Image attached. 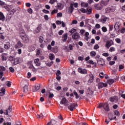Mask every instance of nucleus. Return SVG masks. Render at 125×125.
Instances as JSON below:
<instances>
[{
	"label": "nucleus",
	"instance_id": "obj_32",
	"mask_svg": "<svg viewBox=\"0 0 125 125\" xmlns=\"http://www.w3.org/2000/svg\"><path fill=\"white\" fill-rule=\"evenodd\" d=\"M49 59L50 60H54L55 58V56H54V54H51L49 56Z\"/></svg>",
	"mask_w": 125,
	"mask_h": 125
},
{
	"label": "nucleus",
	"instance_id": "obj_52",
	"mask_svg": "<svg viewBox=\"0 0 125 125\" xmlns=\"http://www.w3.org/2000/svg\"><path fill=\"white\" fill-rule=\"evenodd\" d=\"M30 70L34 72V73H36L38 71L35 66L30 69Z\"/></svg>",
	"mask_w": 125,
	"mask_h": 125
},
{
	"label": "nucleus",
	"instance_id": "obj_40",
	"mask_svg": "<svg viewBox=\"0 0 125 125\" xmlns=\"http://www.w3.org/2000/svg\"><path fill=\"white\" fill-rule=\"evenodd\" d=\"M101 4L102 5V6H106V5H107V3L105 2L104 0H102L101 3Z\"/></svg>",
	"mask_w": 125,
	"mask_h": 125
},
{
	"label": "nucleus",
	"instance_id": "obj_8",
	"mask_svg": "<svg viewBox=\"0 0 125 125\" xmlns=\"http://www.w3.org/2000/svg\"><path fill=\"white\" fill-rule=\"evenodd\" d=\"M109 100L111 102H115V103H117L118 101H119V97L118 96H113L112 97H111L109 99Z\"/></svg>",
	"mask_w": 125,
	"mask_h": 125
},
{
	"label": "nucleus",
	"instance_id": "obj_26",
	"mask_svg": "<svg viewBox=\"0 0 125 125\" xmlns=\"http://www.w3.org/2000/svg\"><path fill=\"white\" fill-rule=\"evenodd\" d=\"M34 63L36 66H41V62H40V59H36L34 60Z\"/></svg>",
	"mask_w": 125,
	"mask_h": 125
},
{
	"label": "nucleus",
	"instance_id": "obj_63",
	"mask_svg": "<svg viewBox=\"0 0 125 125\" xmlns=\"http://www.w3.org/2000/svg\"><path fill=\"white\" fill-rule=\"evenodd\" d=\"M56 76H60V75H61V71H60L59 70H57V73H56Z\"/></svg>",
	"mask_w": 125,
	"mask_h": 125
},
{
	"label": "nucleus",
	"instance_id": "obj_25",
	"mask_svg": "<svg viewBox=\"0 0 125 125\" xmlns=\"http://www.w3.org/2000/svg\"><path fill=\"white\" fill-rule=\"evenodd\" d=\"M5 94V90L4 88H2L0 90V96H3Z\"/></svg>",
	"mask_w": 125,
	"mask_h": 125
},
{
	"label": "nucleus",
	"instance_id": "obj_38",
	"mask_svg": "<svg viewBox=\"0 0 125 125\" xmlns=\"http://www.w3.org/2000/svg\"><path fill=\"white\" fill-rule=\"evenodd\" d=\"M125 68V66L123 64H120L119 65V71L121 72L123 69Z\"/></svg>",
	"mask_w": 125,
	"mask_h": 125
},
{
	"label": "nucleus",
	"instance_id": "obj_36",
	"mask_svg": "<svg viewBox=\"0 0 125 125\" xmlns=\"http://www.w3.org/2000/svg\"><path fill=\"white\" fill-rule=\"evenodd\" d=\"M90 55L92 56V57H95V56H96V52L91 51L90 52Z\"/></svg>",
	"mask_w": 125,
	"mask_h": 125
},
{
	"label": "nucleus",
	"instance_id": "obj_57",
	"mask_svg": "<svg viewBox=\"0 0 125 125\" xmlns=\"http://www.w3.org/2000/svg\"><path fill=\"white\" fill-rule=\"evenodd\" d=\"M83 56L78 57V60H79V61H83Z\"/></svg>",
	"mask_w": 125,
	"mask_h": 125
},
{
	"label": "nucleus",
	"instance_id": "obj_22",
	"mask_svg": "<svg viewBox=\"0 0 125 125\" xmlns=\"http://www.w3.org/2000/svg\"><path fill=\"white\" fill-rule=\"evenodd\" d=\"M67 38H68V34L67 33L63 34L62 37V42H67Z\"/></svg>",
	"mask_w": 125,
	"mask_h": 125
},
{
	"label": "nucleus",
	"instance_id": "obj_39",
	"mask_svg": "<svg viewBox=\"0 0 125 125\" xmlns=\"http://www.w3.org/2000/svg\"><path fill=\"white\" fill-rule=\"evenodd\" d=\"M94 80V76H93V75H91L89 78V82H90V83H93Z\"/></svg>",
	"mask_w": 125,
	"mask_h": 125
},
{
	"label": "nucleus",
	"instance_id": "obj_60",
	"mask_svg": "<svg viewBox=\"0 0 125 125\" xmlns=\"http://www.w3.org/2000/svg\"><path fill=\"white\" fill-rule=\"evenodd\" d=\"M115 42H116L117 43H120L121 42V39L120 38H117L115 39Z\"/></svg>",
	"mask_w": 125,
	"mask_h": 125
},
{
	"label": "nucleus",
	"instance_id": "obj_17",
	"mask_svg": "<svg viewBox=\"0 0 125 125\" xmlns=\"http://www.w3.org/2000/svg\"><path fill=\"white\" fill-rule=\"evenodd\" d=\"M74 9H75L74 8V4L71 3L70 4V7L68 8V12H69V13H73V12H74Z\"/></svg>",
	"mask_w": 125,
	"mask_h": 125
},
{
	"label": "nucleus",
	"instance_id": "obj_64",
	"mask_svg": "<svg viewBox=\"0 0 125 125\" xmlns=\"http://www.w3.org/2000/svg\"><path fill=\"white\" fill-rule=\"evenodd\" d=\"M99 48V45L98 44H96L94 46V49H98Z\"/></svg>",
	"mask_w": 125,
	"mask_h": 125
},
{
	"label": "nucleus",
	"instance_id": "obj_46",
	"mask_svg": "<svg viewBox=\"0 0 125 125\" xmlns=\"http://www.w3.org/2000/svg\"><path fill=\"white\" fill-rule=\"evenodd\" d=\"M114 114L115 116H118V117L120 116V112H119L118 110H115L114 112Z\"/></svg>",
	"mask_w": 125,
	"mask_h": 125
},
{
	"label": "nucleus",
	"instance_id": "obj_5",
	"mask_svg": "<svg viewBox=\"0 0 125 125\" xmlns=\"http://www.w3.org/2000/svg\"><path fill=\"white\" fill-rule=\"evenodd\" d=\"M23 46H24V45L21 42V41H19L17 42V44L15 45L14 48L17 49V48H21V47H23Z\"/></svg>",
	"mask_w": 125,
	"mask_h": 125
},
{
	"label": "nucleus",
	"instance_id": "obj_47",
	"mask_svg": "<svg viewBox=\"0 0 125 125\" xmlns=\"http://www.w3.org/2000/svg\"><path fill=\"white\" fill-rule=\"evenodd\" d=\"M57 12H58V10L57 9H54L51 12V15H53L55 13H57Z\"/></svg>",
	"mask_w": 125,
	"mask_h": 125
},
{
	"label": "nucleus",
	"instance_id": "obj_30",
	"mask_svg": "<svg viewBox=\"0 0 125 125\" xmlns=\"http://www.w3.org/2000/svg\"><path fill=\"white\" fill-rule=\"evenodd\" d=\"M40 85H36L35 87H34V89H35V90H34L33 89V91H34V92H36V91H38V90H39V89H40Z\"/></svg>",
	"mask_w": 125,
	"mask_h": 125
},
{
	"label": "nucleus",
	"instance_id": "obj_7",
	"mask_svg": "<svg viewBox=\"0 0 125 125\" xmlns=\"http://www.w3.org/2000/svg\"><path fill=\"white\" fill-rule=\"evenodd\" d=\"M42 24H40L38 25V26L35 29L34 31V34H39L41 32V30H42Z\"/></svg>",
	"mask_w": 125,
	"mask_h": 125
},
{
	"label": "nucleus",
	"instance_id": "obj_41",
	"mask_svg": "<svg viewBox=\"0 0 125 125\" xmlns=\"http://www.w3.org/2000/svg\"><path fill=\"white\" fill-rule=\"evenodd\" d=\"M15 59V58L13 56H10L9 57V61H10L11 62H12V61H14V59Z\"/></svg>",
	"mask_w": 125,
	"mask_h": 125
},
{
	"label": "nucleus",
	"instance_id": "obj_6",
	"mask_svg": "<svg viewBox=\"0 0 125 125\" xmlns=\"http://www.w3.org/2000/svg\"><path fill=\"white\" fill-rule=\"evenodd\" d=\"M78 72L80 73V74H83V75H86V74H87V70L85 69H83L82 67L78 68Z\"/></svg>",
	"mask_w": 125,
	"mask_h": 125
},
{
	"label": "nucleus",
	"instance_id": "obj_19",
	"mask_svg": "<svg viewBox=\"0 0 125 125\" xmlns=\"http://www.w3.org/2000/svg\"><path fill=\"white\" fill-rule=\"evenodd\" d=\"M108 18L105 16H103L100 20V22H102V23H106V21H107Z\"/></svg>",
	"mask_w": 125,
	"mask_h": 125
},
{
	"label": "nucleus",
	"instance_id": "obj_43",
	"mask_svg": "<svg viewBox=\"0 0 125 125\" xmlns=\"http://www.w3.org/2000/svg\"><path fill=\"white\" fill-rule=\"evenodd\" d=\"M80 33L81 36H83L84 35V33H85V30L84 29H81L80 30Z\"/></svg>",
	"mask_w": 125,
	"mask_h": 125
},
{
	"label": "nucleus",
	"instance_id": "obj_62",
	"mask_svg": "<svg viewBox=\"0 0 125 125\" xmlns=\"http://www.w3.org/2000/svg\"><path fill=\"white\" fill-rule=\"evenodd\" d=\"M63 16V15L62 14V13H58L57 14V17H62Z\"/></svg>",
	"mask_w": 125,
	"mask_h": 125
},
{
	"label": "nucleus",
	"instance_id": "obj_61",
	"mask_svg": "<svg viewBox=\"0 0 125 125\" xmlns=\"http://www.w3.org/2000/svg\"><path fill=\"white\" fill-rule=\"evenodd\" d=\"M42 11H43V12L44 13H45L46 14H49V11L47 10H46V9H43V10H42Z\"/></svg>",
	"mask_w": 125,
	"mask_h": 125
},
{
	"label": "nucleus",
	"instance_id": "obj_2",
	"mask_svg": "<svg viewBox=\"0 0 125 125\" xmlns=\"http://www.w3.org/2000/svg\"><path fill=\"white\" fill-rule=\"evenodd\" d=\"M115 10L116 6H112L111 7H109L105 9V12L106 13H110L111 12H114Z\"/></svg>",
	"mask_w": 125,
	"mask_h": 125
},
{
	"label": "nucleus",
	"instance_id": "obj_44",
	"mask_svg": "<svg viewBox=\"0 0 125 125\" xmlns=\"http://www.w3.org/2000/svg\"><path fill=\"white\" fill-rule=\"evenodd\" d=\"M7 112L10 113L12 111V106L10 105L9 106L8 109L6 110Z\"/></svg>",
	"mask_w": 125,
	"mask_h": 125
},
{
	"label": "nucleus",
	"instance_id": "obj_33",
	"mask_svg": "<svg viewBox=\"0 0 125 125\" xmlns=\"http://www.w3.org/2000/svg\"><path fill=\"white\" fill-rule=\"evenodd\" d=\"M76 32H77V29L73 28H72L70 31H69V33H71V35L74 34V33H76Z\"/></svg>",
	"mask_w": 125,
	"mask_h": 125
},
{
	"label": "nucleus",
	"instance_id": "obj_42",
	"mask_svg": "<svg viewBox=\"0 0 125 125\" xmlns=\"http://www.w3.org/2000/svg\"><path fill=\"white\" fill-rule=\"evenodd\" d=\"M39 42H40V43H42V42H43V37L42 36H40L39 37Z\"/></svg>",
	"mask_w": 125,
	"mask_h": 125
},
{
	"label": "nucleus",
	"instance_id": "obj_29",
	"mask_svg": "<svg viewBox=\"0 0 125 125\" xmlns=\"http://www.w3.org/2000/svg\"><path fill=\"white\" fill-rule=\"evenodd\" d=\"M23 92L24 93H28V85H25L24 87H23Z\"/></svg>",
	"mask_w": 125,
	"mask_h": 125
},
{
	"label": "nucleus",
	"instance_id": "obj_18",
	"mask_svg": "<svg viewBox=\"0 0 125 125\" xmlns=\"http://www.w3.org/2000/svg\"><path fill=\"white\" fill-rule=\"evenodd\" d=\"M86 11L88 15L91 14L92 13V8L91 7H88L86 8Z\"/></svg>",
	"mask_w": 125,
	"mask_h": 125
},
{
	"label": "nucleus",
	"instance_id": "obj_3",
	"mask_svg": "<svg viewBox=\"0 0 125 125\" xmlns=\"http://www.w3.org/2000/svg\"><path fill=\"white\" fill-rule=\"evenodd\" d=\"M108 86V84L107 83H104L103 82H101L98 83V87L99 89H101L104 87H107Z\"/></svg>",
	"mask_w": 125,
	"mask_h": 125
},
{
	"label": "nucleus",
	"instance_id": "obj_21",
	"mask_svg": "<svg viewBox=\"0 0 125 125\" xmlns=\"http://www.w3.org/2000/svg\"><path fill=\"white\" fill-rule=\"evenodd\" d=\"M68 102V100L66 99V98L64 97L62 99L61 102V104L62 105H66L67 104V103Z\"/></svg>",
	"mask_w": 125,
	"mask_h": 125
},
{
	"label": "nucleus",
	"instance_id": "obj_49",
	"mask_svg": "<svg viewBox=\"0 0 125 125\" xmlns=\"http://www.w3.org/2000/svg\"><path fill=\"white\" fill-rule=\"evenodd\" d=\"M116 49L114 47H111L109 49L110 52H113V51H115Z\"/></svg>",
	"mask_w": 125,
	"mask_h": 125
},
{
	"label": "nucleus",
	"instance_id": "obj_10",
	"mask_svg": "<svg viewBox=\"0 0 125 125\" xmlns=\"http://www.w3.org/2000/svg\"><path fill=\"white\" fill-rule=\"evenodd\" d=\"M121 28V23L119 22H116L114 25V29L116 31H119Z\"/></svg>",
	"mask_w": 125,
	"mask_h": 125
},
{
	"label": "nucleus",
	"instance_id": "obj_50",
	"mask_svg": "<svg viewBox=\"0 0 125 125\" xmlns=\"http://www.w3.org/2000/svg\"><path fill=\"white\" fill-rule=\"evenodd\" d=\"M54 97V94H53V93H50L48 98H51V99H52V98H53V97Z\"/></svg>",
	"mask_w": 125,
	"mask_h": 125
},
{
	"label": "nucleus",
	"instance_id": "obj_56",
	"mask_svg": "<svg viewBox=\"0 0 125 125\" xmlns=\"http://www.w3.org/2000/svg\"><path fill=\"white\" fill-rule=\"evenodd\" d=\"M28 65H29V69H32V68L34 67L33 64L31 63V62H29L28 63Z\"/></svg>",
	"mask_w": 125,
	"mask_h": 125
},
{
	"label": "nucleus",
	"instance_id": "obj_54",
	"mask_svg": "<svg viewBox=\"0 0 125 125\" xmlns=\"http://www.w3.org/2000/svg\"><path fill=\"white\" fill-rule=\"evenodd\" d=\"M100 79H103L104 78V73L102 72L99 74Z\"/></svg>",
	"mask_w": 125,
	"mask_h": 125
},
{
	"label": "nucleus",
	"instance_id": "obj_14",
	"mask_svg": "<svg viewBox=\"0 0 125 125\" xmlns=\"http://www.w3.org/2000/svg\"><path fill=\"white\" fill-rule=\"evenodd\" d=\"M22 38H21L24 42H26V43L29 42V38L27 37V35L24 36H21Z\"/></svg>",
	"mask_w": 125,
	"mask_h": 125
},
{
	"label": "nucleus",
	"instance_id": "obj_51",
	"mask_svg": "<svg viewBox=\"0 0 125 125\" xmlns=\"http://www.w3.org/2000/svg\"><path fill=\"white\" fill-rule=\"evenodd\" d=\"M63 33H64V30H61L58 32V34L59 35V36H62Z\"/></svg>",
	"mask_w": 125,
	"mask_h": 125
},
{
	"label": "nucleus",
	"instance_id": "obj_13",
	"mask_svg": "<svg viewBox=\"0 0 125 125\" xmlns=\"http://www.w3.org/2000/svg\"><path fill=\"white\" fill-rule=\"evenodd\" d=\"M72 38L74 40H78V39H80L81 38V36H80V35H79V33H78V32H76L73 34Z\"/></svg>",
	"mask_w": 125,
	"mask_h": 125
},
{
	"label": "nucleus",
	"instance_id": "obj_27",
	"mask_svg": "<svg viewBox=\"0 0 125 125\" xmlns=\"http://www.w3.org/2000/svg\"><path fill=\"white\" fill-rule=\"evenodd\" d=\"M81 5L82 7H88V3H85L84 2H82L81 3Z\"/></svg>",
	"mask_w": 125,
	"mask_h": 125
},
{
	"label": "nucleus",
	"instance_id": "obj_23",
	"mask_svg": "<svg viewBox=\"0 0 125 125\" xmlns=\"http://www.w3.org/2000/svg\"><path fill=\"white\" fill-rule=\"evenodd\" d=\"M4 48H5V49H9V48H10V43L9 42H7L4 44Z\"/></svg>",
	"mask_w": 125,
	"mask_h": 125
},
{
	"label": "nucleus",
	"instance_id": "obj_58",
	"mask_svg": "<svg viewBox=\"0 0 125 125\" xmlns=\"http://www.w3.org/2000/svg\"><path fill=\"white\" fill-rule=\"evenodd\" d=\"M109 31H113V29H114V26L113 25H109Z\"/></svg>",
	"mask_w": 125,
	"mask_h": 125
},
{
	"label": "nucleus",
	"instance_id": "obj_35",
	"mask_svg": "<svg viewBox=\"0 0 125 125\" xmlns=\"http://www.w3.org/2000/svg\"><path fill=\"white\" fill-rule=\"evenodd\" d=\"M107 83L108 84H113L114 83V79H109L108 80Z\"/></svg>",
	"mask_w": 125,
	"mask_h": 125
},
{
	"label": "nucleus",
	"instance_id": "obj_4",
	"mask_svg": "<svg viewBox=\"0 0 125 125\" xmlns=\"http://www.w3.org/2000/svg\"><path fill=\"white\" fill-rule=\"evenodd\" d=\"M76 106H78V104L75 103L70 104L68 106V108L70 111L73 112L75 109H76Z\"/></svg>",
	"mask_w": 125,
	"mask_h": 125
},
{
	"label": "nucleus",
	"instance_id": "obj_28",
	"mask_svg": "<svg viewBox=\"0 0 125 125\" xmlns=\"http://www.w3.org/2000/svg\"><path fill=\"white\" fill-rule=\"evenodd\" d=\"M52 51L54 53H57L58 52V47L55 46L52 48Z\"/></svg>",
	"mask_w": 125,
	"mask_h": 125
},
{
	"label": "nucleus",
	"instance_id": "obj_12",
	"mask_svg": "<svg viewBox=\"0 0 125 125\" xmlns=\"http://www.w3.org/2000/svg\"><path fill=\"white\" fill-rule=\"evenodd\" d=\"M94 7L97 10H101V9H102V7H103L101 4H95L94 5Z\"/></svg>",
	"mask_w": 125,
	"mask_h": 125
},
{
	"label": "nucleus",
	"instance_id": "obj_20",
	"mask_svg": "<svg viewBox=\"0 0 125 125\" xmlns=\"http://www.w3.org/2000/svg\"><path fill=\"white\" fill-rule=\"evenodd\" d=\"M112 44H114V43H111V41H107L105 46L107 49H109V48H110V47L112 45Z\"/></svg>",
	"mask_w": 125,
	"mask_h": 125
},
{
	"label": "nucleus",
	"instance_id": "obj_53",
	"mask_svg": "<svg viewBox=\"0 0 125 125\" xmlns=\"http://www.w3.org/2000/svg\"><path fill=\"white\" fill-rule=\"evenodd\" d=\"M102 30L103 32H104V33L107 32V28L105 26H103L102 28Z\"/></svg>",
	"mask_w": 125,
	"mask_h": 125
},
{
	"label": "nucleus",
	"instance_id": "obj_1",
	"mask_svg": "<svg viewBox=\"0 0 125 125\" xmlns=\"http://www.w3.org/2000/svg\"><path fill=\"white\" fill-rule=\"evenodd\" d=\"M98 108H99L100 109H101V108H104V110L106 111V112H109V111H110V108H109V104L107 103L100 104Z\"/></svg>",
	"mask_w": 125,
	"mask_h": 125
},
{
	"label": "nucleus",
	"instance_id": "obj_59",
	"mask_svg": "<svg viewBox=\"0 0 125 125\" xmlns=\"http://www.w3.org/2000/svg\"><path fill=\"white\" fill-rule=\"evenodd\" d=\"M57 1V0H50L49 2L51 4H53V3H54V2H55Z\"/></svg>",
	"mask_w": 125,
	"mask_h": 125
},
{
	"label": "nucleus",
	"instance_id": "obj_16",
	"mask_svg": "<svg viewBox=\"0 0 125 125\" xmlns=\"http://www.w3.org/2000/svg\"><path fill=\"white\" fill-rule=\"evenodd\" d=\"M0 21L2 22H4V21H5V17L1 12H0Z\"/></svg>",
	"mask_w": 125,
	"mask_h": 125
},
{
	"label": "nucleus",
	"instance_id": "obj_31",
	"mask_svg": "<svg viewBox=\"0 0 125 125\" xmlns=\"http://www.w3.org/2000/svg\"><path fill=\"white\" fill-rule=\"evenodd\" d=\"M20 36L21 38H22V37H25V36H26V34L25 33V31L22 30L21 31L20 33Z\"/></svg>",
	"mask_w": 125,
	"mask_h": 125
},
{
	"label": "nucleus",
	"instance_id": "obj_11",
	"mask_svg": "<svg viewBox=\"0 0 125 125\" xmlns=\"http://www.w3.org/2000/svg\"><path fill=\"white\" fill-rule=\"evenodd\" d=\"M108 119L110 121H113V120H115V121H117V117L114 116V114L110 113L108 115Z\"/></svg>",
	"mask_w": 125,
	"mask_h": 125
},
{
	"label": "nucleus",
	"instance_id": "obj_24",
	"mask_svg": "<svg viewBox=\"0 0 125 125\" xmlns=\"http://www.w3.org/2000/svg\"><path fill=\"white\" fill-rule=\"evenodd\" d=\"M97 63H99V65H101V66H104L105 64V62H104V60H98Z\"/></svg>",
	"mask_w": 125,
	"mask_h": 125
},
{
	"label": "nucleus",
	"instance_id": "obj_45",
	"mask_svg": "<svg viewBox=\"0 0 125 125\" xmlns=\"http://www.w3.org/2000/svg\"><path fill=\"white\" fill-rule=\"evenodd\" d=\"M9 69L11 73H14L15 72V70L13 67H10Z\"/></svg>",
	"mask_w": 125,
	"mask_h": 125
},
{
	"label": "nucleus",
	"instance_id": "obj_34",
	"mask_svg": "<svg viewBox=\"0 0 125 125\" xmlns=\"http://www.w3.org/2000/svg\"><path fill=\"white\" fill-rule=\"evenodd\" d=\"M73 93L74 95H75L76 99H79L80 96H79V94H78L77 91H76V90H74Z\"/></svg>",
	"mask_w": 125,
	"mask_h": 125
},
{
	"label": "nucleus",
	"instance_id": "obj_37",
	"mask_svg": "<svg viewBox=\"0 0 125 125\" xmlns=\"http://www.w3.org/2000/svg\"><path fill=\"white\" fill-rule=\"evenodd\" d=\"M6 69L4 67V66L2 65H0V72H3L4 71H6Z\"/></svg>",
	"mask_w": 125,
	"mask_h": 125
},
{
	"label": "nucleus",
	"instance_id": "obj_48",
	"mask_svg": "<svg viewBox=\"0 0 125 125\" xmlns=\"http://www.w3.org/2000/svg\"><path fill=\"white\" fill-rule=\"evenodd\" d=\"M80 11H81L82 13H86V10H85V9L83 8H82L81 9H80Z\"/></svg>",
	"mask_w": 125,
	"mask_h": 125
},
{
	"label": "nucleus",
	"instance_id": "obj_9",
	"mask_svg": "<svg viewBox=\"0 0 125 125\" xmlns=\"http://www.w3.org/2000/svg\"><path fill=\"white\" fill-rule=\"evenodd\" d=\"M47 125H59V122L53 120L48 123Z\"/></svg>",
	"mask_w": 125,
	"mask_h": 125
},
{
	"label": "nucleus",
	"instance_id": "obj_15",
	"mask_svg": "<svg viewBox=\"0 0 125 125\" xmlns=\"http://www.w3.org/2000/svg\"><path fill=\"white\" fill-rule=\"evenodd\" d=\"M20 58H15L14 60V65L15 66V65H17L18 64H19L20 63Z\"/></svg>",
	"mask_w": 125,
	"mask_h": 125
},
{
	"label": "nucleus",
	"instance_id": "obj_55",
	"mask_svg": "<svg viewBox=\"0 0 125 125\" xmlns=\"http://www.w3.org/2000/svg\"><path fill=\"white\" fill-rule=\"evenodd\" d=\"M27 11L28 12V13H29L30 14H32V13H33V9H32V8H29L28 10Z\"/></svg>",
	"mask_w": 125,
	"mask_h": 125
}]
</instances>
